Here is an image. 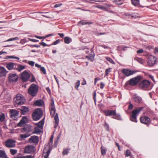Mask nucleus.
<instances>
[{
	"label": "nucleus",
	"instance_id": "nucleus-24",
	"mask_svg": "<svg viewBox=\"0 0 158 158\" xmlns=\"http://www.w3.org/2000/svg\"><path fill=\"white\" fill-rule=\"evenodd\" d=\"M45 148H44V149L43 152V156H44V158H48L50 152L51 150L49 149L46 152H45Z\"/></svg>",
	"mask_w": 158,
	"mask_h": 158
},
{
	"label": "nucleus",
	"instance_id": "nucleus-34",
	"mask_svg": "<svg viewBox=\"0 0 158 158\" xmlns=\"http://www.w3.org/2000/svg\"><path fill=\"white\" fill-rule=\"evenodd\" d=\"M70 38L68 37H65L64 38V42L65 44H69L70 42Z\"/></svg>",
	"mask_w": 158,
	"mask_h": 158
},
{
	"label": "nucleus",
	"instance_id": "nucleus-5",
	"mask_svg": "<svg viewBox=\"0 0 158 158\" xmlns=\"http://www.w3.org/2000/svg\"><path fill=\"white\" fill-rule=\"evenodd\" d=\"M141 76H137L136 77L131 79L129 81V84L131 86H135L142 79Z\"/></svg>",
	"mask_w": 158,
	"mask_h": 158
},
{
	"label": "nucleus",
	"instance_id": "nucleus-38",
	"mask_svg": "<svg viewBox=\"0 0 158 158\" xmlns=\"http://www.w3.org/2000/svg\"><path fill=\"white\" fill-rule=\"evenodd\" d=\"M35 131L33 132V133L40 134L41 132V130L37 127H35Z\"/></svg>",
	"mask_w": 158,
	"mask_h": 158
},
{
	"label": "nucleus",
	"instance_id": "nucleus-47",
	"mask_svg": "<svg viewBox=\"0 0 158 158\" xmlns=\"http://www.w3.org/2000/svg\"><path fill=\"white\" fill-rule=\"evenodd\" d=\"M80 85V81H77L76 83V85L75 86V88L78 89V87H79Z\"/></svg>",
	"mask_w": 158,
	"mask_h": 158
},
{
	"label": "nucleus",
	"instance_id": "nucleus-56",
	"mask_svg": "<svg viewBox=\"0 0 158 158\" xmlns=\"http://www.w3.org/2000/svg\"><path fill=\"white\" fill-rule=\"evenodd\" d=\"M35 81V77L33 76V75H32V77L30 80V81L31 82H33L34 81Z\"/></svg>",
	"mask_w": 158,
	"mask_h": 158
},
{
	"label": "nucleus",
	"instance_id": "nucleus-61",
	"mask_svg": "<svg viewBox=\"0 0 158 158\" xmlns=\"http://www.w3.org/2000/svg\"><path fill=\"white\" fill-rule=\"evenodd\" d=\"M133 106L132 104L131 103H130V104L128 107V109L130 110H131L132 109Z\"/></svg>",
	"mask_w": 158,
	"mask_h": 158
},
{
	"label": "nucleus",
	"instance_id": "nucleus-37",
	"mask_svg": "<svg viewBox=\"0 0 158 158\" xmlns=\"http://www.w3.org/2000/svg\"><path fill=\"white\" fill-rule=\"evenodd\" d=\"M105 59L110 63L113 64H115V62L110 58L108 57H106Z\"/></svg>",
	"mask_w": 158,
	"mask_h": 158
},
{
	"label": "nucleus",
	"instance_id": "nucleus-55",
	"mask_svg": "<svg viewBox=\"0 0 158 158\" xmlns=\"http://www.w3.org/2000/svg\"><path fill=\"white\" fill-rule=\"evenodd\" d=\"M96 93L95 91H94V94H93V98L94 99V101L95 102H96Z\"/></svg>",
	"mask_w": 158,
	"mask_h": 158
},
{
	"label": "nucleus",
	"instance_id": "nucleus-16",
	"mask_svg": "<svg viewBox=\"0 0 158 158\" xmlns=\"http://www.w3.org/2000/svg\"><path fill=\"white\" fill-rule=\"evenodd\" d=\"M39 137L37 136H32L29 139V141L31 143H33L37 144L39 142Z\"/></svg>",
	"mask_w": 158,
	"mask_h": 158
},
{
	"label": "nucleus",
	"instance_id": "nucleus-49",
	"mask_svg": "<svg viewBox=\"0 0 158 158\" xmlns=\"http://www.w3.org/2000/svg\"><path fill=\"white\" fill-rule=\"evenodd\" d=\"M55 108L54 106V101L53 99L52 100V102L51 103V108Z\"/></svg>",
	"mask_w": 158,
	"mask_h": 158
},
{
	"label": "nucleus",
	"instance_id": "nucleus-6",
	"mask_svg": "<svg viewBox=\"0 0 158 158\" xmlns=\"http://www.w3.org/2000/svg\"><path fill=\"white\" fill-rule=\"evenodd\" d=\"M30 76V74L28 72L25 70L21 73L20 79L23 82H26L28 80Z\"/></svg>",
	"mask_w": 158,
	"mask_h": 158
},
{
	"label": "nucleus",
	"instance_id": "nucleus-3",
	"mask_svg": "<svg viewBox=\"0 0 158 158\" xmlns=\"http://www.w3.org/2000/svg\"><path fill=\"white\" fill-rule=\"evenodd\" d=\"M14 101L17 105H21L23 104L25 102V98L21 94H17L14 98Z\"/></svg>",
	"mask_w": 158,
	"mask_h": 158
},
{
	"label": "nucleus",
	"instance_id": "nucleus-64",
	"mask_svg": "<svg viewBox=\"0 0 158 158\" xmlns=\"http://www.w3.org/2000/svg\"><path fill=\"white\" fill-rule=\"evenodd\" d=\"M54 35L53 34H49V35H46V36H45V37H44V39H45L47 37H49L50 36H53Z\"/></svg>",
	"mask_w": 158,
	"mask_h": 158
},
{
	"label": "nucleus",
	"instance_id": "nucleus-19",
	"mask_svg": "<svg viewBox=\"0 0 158 158\" xmlns=\"http://www.w3.org/2000/svg\"><path fill=\"white\" fill-rule=\"evenodd\" d=\"M27 118L26 116H23L22 119L20 122L18 123V127H22L23 124L27 122Z\"/></svg>",
	"mask_w": 158,
	"mask_h": 158
},
{
	"label": "nucleus",
	"instance_id": "nucleus-8",
	"mask_svg": "<svg viewBox=\"0 0 158 158\" xmlns=\"http://www.w3.org/2000/svg\"><path fill=\"white\" fill-rule=\"evenodd\" d=\"M16 141L14 140L8 139L5 142V145L9 148H14L15 147Z\"/></svg>",
	"mask_w": 158,
	"mask_h": 158
},
{
	"label": "nucleus",
	"instance_id": "nucleus-22",
	"mask_svg": "<svg viewBox=\"0 0 158 158\" xmlns=\"http://www.w3.org/2000/svg\"><path fill=\"white\" fill-rule=\"evenodd\" d=\"M23 114H25L26 113L29 111V108L27 107L22 106L20 109Z\"/></svg>",
	"mask_w": 158,
	"mask_h": 158
},
{
	"label": "nucleus",
	"instance_id": "nucleus-26",
	"mask_svg": "<svg viewBox=\"0 0 158 158\" xmlns=\"http://www.w3.org/2000/svg\"><path fill=\"white\" fill-rule=\"evenodd\" d=\"M44 101L42 100H38L35 102V104L37 106H41L44 104Z\"/></svg>",
	"mask_w": 158,
	"mask_h": 158
},
{
	"label": "nucleus",
	"instance_id": "nucleus-30",
	"mask_svg": "<svg viewBox=\"0 0 158 158\" xmlns=\"http://www.w3.org/2000/svg\"><path fill=\"white\" fill-rule=\"evenodd\" d=\"M44 123V121L43 119L37 124V126L40 128H42Z\"/></svg>",
	"mask_w": 158,
	"mask_h": 158
},
{
	"label": "nucleus",
	"instance_id": "nucleus-58",
	"mask_svg": "<svg viewBox=\"0 0 158 158\" xmlns=\"http://www.w3.org/2000/svg\"><path fill=\"white\" fill-rule=\"evenodd\" d=\"M27 42V41L25 39H22L21 41H20V43L23 44L24 43H25L26 42Z\"/></svg>",
	"mask_w": 158,
	"mask_h": 158
},
{
	"label": "nucleus",
	"instance_id": "nucleus-11",
	"mask_svg": "<svg viewBox=\"0 0 158 158\" xmlns=\"http://www.w3.org/2000/svg\"><path fill=\"white\" fill-rule=\"evenodd\" d=\"M103 113L106 116H116V117H120L119 115H117L116 110H106L103 111Z\"/></svg>",
	"mask_w": 158,
	"mask_h": 158
},
{
	"label": "nucleus",
	"instance_id": "nucleus-59",
	"mask_svg": "<svg viewBox=\"0 0 158 158\" xmlns=\"http://www.w3.org/2000/svg\"><path fill=\"white\" fill-rule=\"evenodd\" d=\"M41 45L43 46V47H45L46 46H47L48 45L45 44V43L42 42H40L39 43Z\"/></svg>",
	"mask_w": 158,
	"mask_h": 158
},
{
	"label": "nucleus",
	"instance_id": "nucleus-18",
	"mask_svg": "<svg viewBox=\"0 0 158 158\" xmlns=\"http://www.w3.org/2000/svg\"><path fill=\"white\" fill-rule=\"evenodd\" d=\"M15 64L13 62L8 63L6 64V67L9 70H11L12 69H15Z\"/></svg>",
	"mask_w": 158,
	"mask_h": 158
},
{
	"label": "nucleus",
	"instance_id": "nucleus-50",
	"mask_svg": "<svg viewBox=\"0 0 158 158\" xmlns=\"http://www.w3.org/2000/svg\"><path fill=\"white\" fill-rule=\"evenodd\" d=\"M105 5L106 6V7H107L109 9V10L110 9L111 7H114V6L111 4H105Z\"/></svg>",
	"mask_w": 158,
	"mask_h": 158
},
{
	"label": "nucleus",
	"instance_id": "nucleus-45",
	"mask_svg": "<svg viewBox=\"0 0 158 158\" xmlns=\"http://www.w3.org/2000/svg\"><path fill=\"white\" fill-rule=\"evenodd\" d=\"M94 56L92 55V56H87L86 57V58H87L88 59L90 60L91 61H92L94 60Z\"/></svg>",
	"mask_w": 158,
	"mask_h": 158
},
{
	"label": "nucleus",
	"instance_id": "nucleus-1",
	"mask_svg": "<svg viewBox=\"0 0 158 158\" xmlns=\"http://www.w3.org/2000/svg\"><path fill=\"white\" fill-rule=\"evenodd\" d=\"M38 91V85L34 84H31L28 89V93L31 96L34 97L36 96Z\"/></svg>",
	"mask_w": 158,
	"mask_h": 158
},
{
	"label": "nucleus",
	"instance_id": "nucleus-35",
	"mask_svg": "<svg viewBox=\"0 0 158 158\" xmlns=\"http://www.w3.org/2000/svg\"><path fill=\"white\" fill-rule=\"evenodd\" d=\"M53 135H52L50 139V142L48 144V146H49V147L52 146V143H53Z\"/></svg>",
	"mask_w": 158,
	"mask_h": 158
},
{
	"label": "nucleus",
	"instance_id": "nucleus-15",
	"mask_svg": "<svg viewBox=\"0 0 158 158\" xmlns=\"http://www.w3.org/2000/svg\"><path fill=\"white\" fill-rule=\"evenodd\" d=\"M32 131V127L31 126L27 125L22 129V132H26V133H31Z\"/></svg>",
	"mask_w": 158,
	"mask_h": 158
},
{
	"label": "nucleus",
	"instance_id": "nucleus-31",
	"mask_svg": "<svg viewBox=\"0 0 158 158\" xmlns=\"http://www.w3.org/2000/svg\"><path fill=\"white\" fill-rule=\"evenodd\" d=\"M132 4L135 6H138L139 3V0H131Z\"/></svg>",
	"mask_w": 158,
	"mask_h": 158
},
{
	"label": "nucleus",
	"instance_id": "nucleus-32",
	"mask_svg": "<svg viewBox=\"0 0 158 158\" xmlns=\"http://www.w3.org/2000/svg\"><path fill=\"white\" fill-rule=\"evenodd\" d=\"M101 152L102 155V156H104L106 153V149L104 147H103L102 146L101 148Z\"/></svg>",
	"mask_w": 158,
	"mask_h": 158
},
{
	"label": "nucleus",
	"instance_id": "nucleus-43",
	"mask_svg": "<svg viewBox=\"0 0 158 158\" xmlns=\"http://www.w3.org/2000/svg\"><path fill=\"white\" fill-rule=\"evenodd\" d=\"M10 152L11 154L14 155L17 153V151L16 150L11 149L10 150Z\"/></svg>",
	"mask_w": 158,
	"mask_h": 158
},
{
	"label": "nucleus",
	"instance_id": "nucleus-39",
	"mask_svg": "<svg viewBox=\"0 0 158 158\" xmlns=\"http://www.w3.org/2000/svg\"><path fill=\"white\" fill-rule=\"evenodd\" d=\"M19 40V38L18 37H15L13 38H11L5 41V42L15 40Z\"/></svg>",
	"mask_w": 158,
	"mask_h": 158
},
{
	"label": "nucleus",
	"instance_id": "nucleus-57",
	"mask_svg": "<svg viewBox=\"0 0 158 158\" xmlns=\"http://www.w3.org/2000/svg\"><path fill=\"white\" fill-rule=\"evenodd\" d=\"M29 40L30 41L33 42H39V40L35 39H32L31 38H29Z\"/></svg>",
	"mask_w": 158,
	"mask_h": 158
},
{
	"label": "nucleus",
	"instance_id": "nucleus-42",
	"mask_svg": "<svg viewBox=\"0 0 158 158\" xmlns=\"http://www.w3.org/2000/svg\"><path fill=\"white\" fill-rule=\"evenodd\" d=\"M104 127L106 128V130L108 131H109V127L108 125L105 122L104 125Z\"/></svg>",
	"mask_w": 158,
	"mask_h": 158
},
{
	"label": "nucleus",
	"instance_id": "nucleus-25",
	"mask_svg": "<svg viewBox=\"0 0 158 158\" xmlns=\"http://www.w3.org/2000/svg\"><path fill=\"white\" fill-rule=\"evenodd\" d=\"M25 68V66L22 65H18L17 67L16 66L15 67V69L18 70L19 71H20Z\"/></svg>",
	"mask_w": 158,
	"mask_h": 158
},
{
	"label": "nucleus",
	"instance_id": "nucleus-29",
	"mask_svg": "<svg viewBox=\"0 0 158 158\" xmlns=\"http://www.w3.org/2000/svg\"><path fill=\"white\" fill-rule=\"evenodd\" d=\"M31 135V133H26L24 134H21L20 135V137L23 139H24L28 137Z\"/></svg>",
	"mask_w": 158,
	"mask_h": 158
},
{
	"label": "nucleus",
	"instance_id": "nucleus-14",
	"mask_svg": "<svg viewBox=\"0 0 158 158\" xmlns=\"http://www.w3.org/2000/svg\"><path fill=\"white\" fill-rule=\"evenodd\" d=\"M140 122L145 124H149L150 120V119L148 117L143 116L140 118Z\"/></svg>",
	"mask_w": 158,
	"mask_h": 158
},
{
	"label": "nucleus",
	"instance_id": "nucleus-33",
	"mask_svg": "<svg viewBox=\"0 0 158 158\" xmlns=\"http://www.w3.org/2000/svg\"><path fill=\"white\" fill-rule=\"evenodd\" d=\"M113 2L115 3L118 5H121L123 2L122 0H114L113 1Z\"/></svg>",
	"mask_w": 158,
	"mask_h": 158
},
{
	"label": "nucleus",
	"instance_id": "nucleus-2",
	"mask_svg": "<svg viewBox=\"0 0 158 158\" xmlns=\"http://www.w3.org/2000/svg\"><path fill=\"white\" fill-rule=\"evenodd\" d=\"M143 107H140L132 111V115L130 118V120L132 122L137 123V116L138 115L140 111H141L143 109Z\"/></svg>",
	"mask_w": 158,
	"mask_h": 158
},
{
	"label": "nucleus",
	"instance_id": "nucleus-46",
	"mask_svg": "<svg viewBox=\"0 0 158 158\" xmlns=\"http://www.w3.org/2000/svg\"><path fill=\"white\" fill-rule=\"evenodd\" d=\"M111 71V68H109L106 69L105 71V74L106 76H107L109 73Z\"/></svg>",
	"mask_w": 158,
	"mask_h": 158
},
{
	"label": "nucleus",
	"instance_id": "nucleus-13",
	"mask_svg": "<svg viewBox=\"0 0 158 158\" xmlns=\"http://www.w3.org/2000/svg\"><path fill=\"white\" fill-rule=\"evenodd\" d=\"M35 148L34 146L31 145L27 146L25 148L24 152L26 153H30L34 152Z\"/></svg>",
	"mask_w": 158,
	"mask_h": 158
},
{
	"label": "nucleus",
	"instance_id": "nucleus-23",
	"mask_svg": "<svg viewBox=\"0 0 158 158\" xmlns=\"http://www.w3.org/2000/svg\"><path fill=\"white\" fill-rule=\"evenodd\" d=\"M94 6L96 8L105 11H109V9L106 7V6H104L98 5Z\"/></svg>",
	"mask_w": 158,
	"mask_h": 158
},
{
	"label": "nucleus",
	"instance_id": "nucleus-20",
	"mask_svg": "<svg viewBox=\"0 0 158 158\" xmlns=\"http://www.w3.org/2000/svg\"><path fill=\"white\" fill-rule=\"evenodd\" d=\"M10 116L12 118H15L18 115L19 111L16 110L12 109L10 110Z\"/></svg>",
	"mask_w": 158,
	"mask_h": 158
},
{
	"label": "nucleus",
	"instance_id": "nucleus-48",
	"mask_svg": "<svg viewBox=\"0 0 158 158\" xmlns=\"http://www.w3.org/2000/svg\"><path fill=\"white\" fill-rule=\"evenodd\" d=\"M40 70L43 72V73L45 74H46V71L44 67H41L40 68Z\"/></svg>",
	"mask_w": 158,
	"mask_h": 158
},
{
	"label": "nucleus",
	"instance_id": "nucleus-63",
	"mask_svg": "<svg viewBox=\"0 0 158 158\" xmlns=\"http://www.w3.org/2000/svg\"><path fill=\"white\" fill-rule=\"evenodd\" d=\"M62 5V4H56L54 6V7L55 8H57L59 7H60V6H61Z\"/></svg>",
	"mask_w": 158,
	"mask_h": 158
},
{
	"label": "nucleus",
	"instance_id": "nucleus-12",
	"mask_svg": "<svg viewBox=\"0 0 158 158\" xmlns=\"http://www.w3.org/2000/svg\"><path fill=\"white\" fill-rule=\"evenodd\" d=\"M156 58L154 56H150L148 58L147 63L150 66H152L155 64L156 62Z\"/></svg>",
	"mask_w": 158,
	"mask_h": 158
},
{
	"label": "nucleus",
	"instance_id": "nucleus-62",
	"mask_svg": "<svg viewBox=\"0 0 158 158\" xmlns=\"http://www.w3.org/2000/svg\"><path fill=\"white\" fill-rule=\"evenodd\" d=\"M137 52L138 54H139L143 53V49H140L138 50Z\"/></svg>",
	"mask_w": 158,
	"mask_h": 158
},
{
	"label": "nucleus",
	"instance_id": "nucleus-4",
	"mask_svg": "<svg viewBox=\"0 0 158 158\" xmlns=\"http://www.w3.org/2000/svg\"><path fill=\"white\" fill-rule=\"evenodd\" d=\"M42 110L40 109H36L32 115L33 119L34 120L36 121L39 120L42 116Z\"/></svg>",
	"mask_w": 158,
	"mask_h": 158
},
{
	"label": "nucleus",
	"instance_id": "nucleus-10",
	"mask_svg": "<svg viewBox=\"0 0 158 158\" xmlns=\"http://www.w3.org/2000/svg\"><path fill=\"white\" fill-rule=\"evenodd\" d=\"M150 82L147 80H144L141 81L139 84V87L142 89H144L148 87L150 85Z\"/></svg>",
	"mask_w": 158,
	"mask_h": 158
},
{
	"label": "nucleus",
	"instance_id": "nucleus-28",
	"mask_svg": "<svg viewBox=\"0 0 158 158\" xmlns=\"http://www.w3.org/2000/svg\"><path fill=\"white\" fill-rule=\"evenodd\" d=\"M133 100L136 102L140 103L142 101V98L139 96H136L133 98Z\"/></svg>",
	"mask_w": 158,
	"mask_h": 158
},
{
	"label": "nucleus",
	"instance_id": "nucleus-36",
	"mask_svg": "<svg viewBox=\"0 0 158 158\" xmlns=\"http://www.w3.org/2000/svg\"><path fill=\"white\" fill-rule=\"evenodd\" d=\"M56 109L54 108H51L50 109V114L52 116H53L55 114L56 112Z\"/></svg>",
	"mask_w": 158,
	"mask_h": 158
},
{
	"label": "nucleus",
	"instance_id": "nucleus-40",
	"mask_svg": "<svg viewBox=\"0 0 158 158\" xmlns=\"http://www.w3.org/2000/svg\"><path fill=\"white\" fill-rule=\"evenodd\" d=\"M131 151L129 149L127 150H126V152L125 156L126 157L129 156L131 155Z\"/></svg>",
	"mask_w": 158,
	"mask_h": 158
},
{
	"label": "nucleus",
	"instance_id": "nucleus-52",
	"mask_svg": "<svg viewBox=\"0 0 158 158\" xmlns=\"http://www.w3.org/2000/svg\"><path fill=\"white\" fill-rule=\"evenodd\" d=\"M126 16H130L131 18H136V15H135L133 14H129L128 13H127L126 14Z\"/></svg>",
	"mask_w": 158,
	"mask_h": 158
},
{
	"label": "nucleus",
	"instance_id": "nucleus-27",
	"mask_svg": "<svg viewBox=\"0 0 158 158\" xmlns=\"http://www.w3.org/2000/svg\"><path fill=\"white\" fill-rule=\"evenodd\" d=\"M0 158H7L4 151L0 150Z\"/></svg>",
	"mask_w": 158,
	"mask_h": 158
},
{
	"label": "nucleus",
	"instance_id": "nucleus-53",
	"mask_svg": "<svg viewBox=\"0 0 158 158\" xmlns=\"http://www.w3.org/2000/svg\"><path fill=\"white\" fill-rule=\"evenodd\" d=\"M28 64L32 66H33L35 64V62L33 61H30L28 62Z\"/></svg>",
	"mask_w": 158,
	"mask_h": 158
},
{
	"label": "nucleus",
	"instance_id": "nucleus-17",
	"mask_svg": "<svg viewBox=\"0 0 158 158\" xmlns=\"http://www.w3.org/2000/svg\"><path fill=\"white\" fill-rule=\"evenodd\" d=\"M7 72L4 67L0 66V77L6 76Z\"/></svg>",
	"mask_w": 158,
	"mask_h": 158
},
{
	"label": "nucleus",
	"instance_id": "nucleus-7",
	"mask_svg": "<svg viewBox=\"0 0 158 158\" xmlns=\"http://www.w3.org/2000/svg\"><path fill=\"white\" fill-rule=\"evenodd\" d=\"M137 72L138 71L136 70H131L127 69H123L121 71L122 73L127 77L132 75Z\"/></svg>",
	"mask_w": 158,
	"mask_h": 158
},
{
	"label": "nucleus",
	"instance_id": "nucleus-41",
	"mask_svg": "<svg viewBox=\"0 0 158 158\" xmlns=\"http://www.w3.org/2000/svg\"><path fill=\"white\" fill-rule=\"evenodd\" d=\"M5 118V116L4 114L0 115V122H2Z\"/></svg>",
	"mask_w": 158,
	"mask_h": 158
},
{
	"label": "nucleus",
	"instance_id": "nucleus-51",
	"mask_svg": "<svg viewBox=\"0 0 158 158\" xmlns=\"http://www.w3.org/2000/svg\"><path fill=\"white\" fill-rule=\"evenodd\" d=\"M60 42V40L58 39L56 40V41L54 42L52 44V45H56V44L59 43Z\"/></svg>",
	"mask_w": 158,
	"mask_h": 158
},
{
	"label": "nucleus",
	"instance_id": "nucleus-21",
	"mask_svg": "<svg viewBox=\"0 0 158 158\" xmlns=\"http://www.w3.org/2000/svg\"><path fill=\"white\" fill-rule=\"evenodd\" d=\"M54 120L55 124L54 125V127L56 128L57 127L59 122L58 114L57 113L56 114V115L54 116Z\"/></svg>",
	"mask_w": 158,
	"mask_h": 158
},
{
	"label": "nucleus",
	"instance_id": "nucleus-44",
	"mask_svg": "<svg viewBox=\"0 0 158 158\" xmlns=\"http://www.w3.org/2000/svg\"><path fill=\"white\" fill-rule=\"evenodd\" d=\"M69 150L68 148L64 150L62 154L63 155H65L67 154L69 152Z\"/></svg>",
	"mask_w": 158,
	"mask_h": 158
},
{
	"label": "nucleus",
	"instance_id": "nucleus-54",
	"mask_svg": "<svg viewBox=\"0 0 158 158\" xmlns=\"http://www.w3.org/2000/svg\"><path fill=\"white\" fill-rule=\"evenodd\" d=\"M137 60L138 62H139V63H140L141 64H143L144 61L143 60L141 59V58H138Z\"/></svg>",
	"mask_w": 158,
	"mask_h": 158
},
{
	"label": "nucleus",
	"instance_id": "nucleus-60",
	"mask_svg": "<svg viewBox=\"0 0 158 158\" xmlns=\"http://www.w3.org/2000/svg\"><path fill=\"white\" fill-rule=\"evenodd\" d=\"M105 86L103 82H101L100 83V88L101 89H103Z\"/></svg>",
	"mask_w": 158,
	"mask_h": 158
},
{
	"label": "nucleus",
	"instance_id": "nucleus-9",
	"mask_svg": "<svg viewBox=\"0 0 158 158\" xmlns=\"http://www.w3.org/2000/svg\"><path fill=\"white\" fill-rule=\"evenodd\" d=\"M18 79V76L15 73H10L8 75V81L11 83L16 82Z\"/></svg>",
	"mask_w": 158,
	"mask_h": 158
}]
</instances>
